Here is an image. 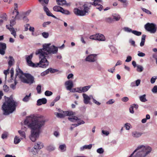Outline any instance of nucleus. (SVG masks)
Listing matches in <instances>:
<instances>
[{"label": "nucleus", "instance_id": "4", "mask_svg": "<svg viewBox=\"0 0 157 157\" xmlns=\"http://www.w3.org/2000/svg\"><path fill=\"white\" fill-rule=\"evenodd\" d=\"M145 29L152 33H155L157 29L156 25L153 23H147L144 25Z\"/></svg>", "mask_w": 157, "mask_h": 157}, {"label": "nucleus", "instance_id": "56", "mask_svg": "<svg viewBox=\"0 0 157 157\" xmlns=\"http://www.w3.org/2000/svg\"><path fill=\"white\" fill-rule=\"evenodd\" d=\"M152 91L153 93H157V86H155L152 90Z\"/></svg>", "mask_w": 157, "mask_h": 157}, {"label": "nucleus", "instance_id": "63", "mask_svg": "<svg viewBox=\"0 0 157 157\" xmlns=\"http://www.w3.org/2000/svg\"><path fill=\"white\" fill-rule=\"evenodd\" d=\"M139 52V53L137 54L138 56L140 57H143L145 56V53L142 52Z\"/></svg>", "mask_w": 157, "mask_h": 157}, {"label": "nucleus", "instance_id": "42", "mask_svg": "<svg viewBox=\"0 0 157 157\" xmlns=\"http://www.w3.org/2000/svg\"><path fill=\"white\" fill-rule=\"evenodd\" d=\"M132 33L137 36H140L142 34V33L141 32H138L136 30H133L132 31Z\"/></svg>", "mask_w": 157, "mask_h": 157}, {"label": "nucleus", "instance_id": "36", "mask_svg": "<svg viewBox=\"0 0 157 157\" xmlns=\"http://www.w3.org/2000/svg\"><path fill=\"white\" fill-rule=\"evenodd\" d=\"M60 12L66 15H69L70 14V12L68 10H65L63 8L61 9Z\"/></svg>", "mask_w": 157, "mask_h": 157}, {"label": "nucleus", "instance_id": "61", "mask_svg": "<svg viewBox=\"0 0 157 157\" xmlns=\"http://www.w3.org/2000/svg\"><path fill=\"white\" fill-rule=\"evenodd\" d=\"M93 99V102L96 104V105H100L101 104L99 102H98L94 98H92Z\"/></svg>", "mask_w": 157, "mask_h": 157}, {"label": "nucleus", "instance_id": "58", "mask_svg": "<svg viewBox=\"0 0 157 157\" xmlns=\"http://www.w3.org/2000/svg\"><path fill=\"white\" fill-rule=\"evenodd\" d=\"M128 100V98L126 97H124L121 99V101L124 102L127 101Z\"/></svg>", "mask_w": 157, "mask_h": 157}, {"label": "nucleus", "instance_id": "53", "mask_svg": "<svg viewBox=\"0 0 157 157\" xmlns=\"http://www.w3.org/2000/svg\"><path fill=\"white\" fill-rule=\"evenodd\" d=\"M49 1H39L40 3L42 4L43 3L44 6H46L45 4H47L48 3Z\"/></svg>", "mask_w": 157, "mask_h": 157}, {"label": "nucleus", "instance_id": "3", "mask_svg": "<svg viewBox=\"0 0 157 157\" xmlns=\"http://www.w3.org/2000/svg\"><path fill=\"white\" fill-rule=\"evenodd\" d=\"M151 147L141 145L137 147L129 157H145L151 152Z\"/></svg>", "mask_w": 157, "mask_h": 157}, {"label": "nucleus", "instance_id": "7", "mask_svg": "<svg viewBox=\"0 0 157 157\" xmlns=\"http://www.w3.org/2000/svg\"><path fill=\"white\" fill-rule=\"evenodd\" d=\"M40 54V58H41V59L39 63V65H40V66L39 67L42 68L46 67L48 65V62L45 58L46 56L45 55L43 56L42 54Z\"/></svg>", "mask_w": 157, "mask_h": 157}, {"label": "nucleus", "instance_id": "17", "mask_svg": "<svg viewBox=\"0 0 157 157\" xmlns=\"http://www.w3.org/2000/svg\"><path fill=\"white\" fill-rule=\"evenodd\" d=\"M6 47V44L4 43H0V54L4 55Z\"/></svg>", "mask_w": 157, "mask_h": 157}, {"label": "nucleus", "instance_id": "64", "mask_svg": "<svg viewBox=\"0 0 157 157\" xmlns=\"http://www.w3.org/2000/svg\"><path fill=\"white\" fill-rule=\"evenodd\" d=\"M10 73L11 74V77L12 78L14 75V70L13 68H11L10 70Z\"/></svg>", "mask_w": 157, "mask_h": 157}, {"label": "nucleus", "instance_id": "18", "mask_svg": "<svg viewBox=\"0 0 157 157\" xmlns=\"http://www.w3.org/2000/svg\"><path fill=\"white\" fill-rule=\"evenodd\" d=\"M65 84L67 90H70L73 86L72 81L71 80H68L65 82Z\"/></svg>", "mask_w": 157, "mask_h": 157}, {"label": "nucleus", "instance_id": "6", "mask_svg": "<svg viewBox=\"0 0 157 157\" xmlns=\"http://www.w3.org/2000/svg\"><path fill=\"white\" fill-rule=\"evenodd\" d=\"M50 44H45L43 46V48L42 49H40L38 51H36V54H40L43 56L44 55H48V51L49 49Z\"/></svg>", "mask_w": 157, "mask_h": 157}, {"label": "nucleus", "instance_id": "39", "mask_svg": "<svg viewBox=\"0 0 157 157\" xmlns=\"http://www.w3.org/2000/svg\"><path fill=\"white\" fill-rule=\"evenodd\" d=\"M21 141L20 139L18 137L16 136L14 139V143L15 144H18Z\"/></svg>", "mask_w": 157, "mask_h": 157}, {"label": "nucleus", "instance_id": "55", "mask_svg": "<svg viewBox=\"0 0 157 157\" xmlns=\"http://www.w3.org/2000/svg\"><path fill=\"white\" fill-rule=\"evenodd\" d=\"M8 134L7 132H5L2 135V138L3 139L6 138L7 137Z\"/></svg>", "mask_w": 157, "mask_h": 157}, {"label": "nucleus", "instance_id": "59", "mask_svg": "<svg viewBox=\"0 0 157 157\" xmlns=\"http://www.w3.org/2000/svg\"><path fill=\"white\" fill-rule=\"evenodd\" d=\"M126 128L127 130H129L130 128L131 125L130 124L127 123L125 124Z\"/></svg>", "mask_w": 157, "mask_h": 157}, {"label": "nucleus", "instance_id": "16", "mask_svg": "<svg viewBox=\"0 0 157 157\" xmlns=\"http://www.w3.org/2000/svg\"><path fill=\"white\" fill-rule=\"evenodd\" d=\"M42 6H44L43 9L44 11L48 16L52 17L55 18H56V17L55 16L53 15L51 13L48 9L46 6H44V5L43 3L42 4Z\"/></svg>", "mask_w": 157, "mask_h": 157}, {"label": "nucleus", "instance_id": "26", "mask_svg": "<svg viewBox=\"0 0 157 157\" xmlns=\"http://www.w3.org/2000/svg\"><path fill=\"white\" fill-rule=\"evenodd\" d=\"M35 147H36L37 149L39 150L42 148L43 147V144L41 142H39L36 144H35L34 146Z\"/></svg>", "mask_w": 157, "mask_h": 157}, {"label": "nucleus", "instance_id": "25", "mask_svg": "<svg viewBox=\"0 0 157 157\" xmlns=\"http://www.w3.org/2000/svg\"><path fill=\"white\" fill-rule=\"evenodd\" d=\"M92 147V145L91 144H90L89 145H85L81 147L80 148V150L82 151L85 149H90Z\"/></svg>", "mask_w": 157, "mask_h": 157}, {"label": "nucleus", "instance_id": "14", "mask_svg": "<svg viewBox=\"0 0 157 157\" xmlns=\"http://www.w3.org/2000/svg\"><path fill=\"white\" fill-rule=\"evenodd\" d=\"M74 12L75 14L77 16H82L85 15V13L83 10H80L78 8H75Z\"/></svg>", "mask_w": 157, "mask_h": 157}, {"label": "nucleus", "instance_id": "41", "mask_svg": "<svg viewBox=\"0 0 157 157\" xmlns=\"http://www.w3.org/2000/svg\"><path fill=\"white\" fill-rule=\"evenodd\" d=\"M6 17L7 16L6 13H3L2 14H0V17L5 20H7V18Z\"/></svg>", "mask_w": 157, "mask_h": 157}, {"label": "nucleus", "instance_id": "12", "mask_svg": "<svg viewBox=\"0 0 157 157\" xmlns=\"http://www.w3.org/2000/svg\"><path fill=\"white\" fill-rule=\"evenodd\" d=\"M58 48L54 45L52 46L49 48L48 51V54H56L58 52Z\"/></svg>", "mask_w": 157, "mask_h": 157}, {"label": "nucleus", "instance_id": "27", "mask_svg": "<svg viewBox=\"0 0 157 157\" xmlns=\"http://www.w3.org/2000/svg\"><path fill=\"white\" fill-rule=\"evenodd\" d=\"M142 134V133L141 132H134L132 133V136L133 137L136 138L140 137Z\"/></svg>", "mask_w": 157, "mask_h": 157}, {"label": "nucleus", "instance_id": "44", "mask_svg": "<svg viewBox=\"0 0 157 157\" xmlns=\"http://www.w3.org/2000/svg\"><path fill=\"white\" fill-rule=\"evenodd\" d=\"M113 19L116 21L119 20L120 18V16L118 15L115 14L113 15Z\"/></svg>", "mask_w": 157, "mask_h": 157}, {"label": "nucleus", "instance_id": "45", "mask_svg": "<svg viewBox=\"0 0 157 157\" xmlns=\"http://www.w3.org/2000/svg\"><path fill=\"white\" fill-rule=\"evenodd\" d=\"M120 2L122 5L124 7H126L128 4L127 1H120Z\"/></svg>", "mask_w": 157, "mask_h": 157}, {"label": "nucleus", "instance_id": "43", "mask_svg": "<svg viewBox=\"0 0 157 157\" xmlns=\"http://www.w3.org/2000/svg\"><path fill=\"white\" fill-rule=\"evenodd\" d=\"M137 71L141 72L143 71V68L142 66L138 65L137 66Z\"/></svg>", "mask_w": 157, "mask_h": 157}, {"label": "nucleus", "instance_id": "54", "mask_svg": "<svg viewBox=\"0 0 157 157\" xmlns=\"http://www.w3.org/2000/svg\"><path fill=\"white\" fill-rule=\"evenodd\" d=\"M17 83V82L16 81H15L14 83V84H12L10 85V87L13 89H14L15 88V86Z\"/></svg>", "mask_w": 157, "mask_h": 157}, {"label": "nucleus", "instance_id": "24", "mask_svg": "<svg viewBox=\"0 0 157 157\" xmlns=\"http://www.w3.org/2000/svg\"><path fill=\"white\" fill-rule=\"evenodd\" d=\"M9 60L8 61V67L10 68L13 65V62L14 61V59L11 56L9 57Z\"/></svg>", "mask_w": 157, "mask_h": 157}, {"label": "nucleus", "instance_id": "2", "mask_svg": "<svg viewBox=\"0 0 157 157\" xmlns=\"http://www.w3.org/2000/svg\"><path fill=\"white\" fill-rule=\"evenodd\" d=\"M16 102L12 98H7L2 105V109L4 115H7L12 113L16 109Z\"/></svg>", "mask_w": 157, "mask_h": 157}, {"label": "nucleus", "instance_id": "32", "mask_svg": "<svg viewBox=\"0 0 157 157\" xmlns=\"http://www.w3.org/2000/svg\"><path fill=\"white\" fill-rule=\"evenodd\" d=\"M13 19H11L10 21V26L12 27L14 25H15L16 23L15 21V18L13 17Z\"/></svg>", "mask_w": 157, "mask_h": 157}, {"label": "nucleus", "instance_id": "34", "mask_svg": "<svg viewBox=\"0 0 157 157\" xmlns=\"http://www.w3.org/2000/svg\"><path fill=\"white\" fill-rule=\"evenodd\" d=\"M90 87V86H85L83 87H82V92H85L88 90Z\"/></svg>", "mask_w": 157, "mask_h": 157}, {"label": "nucleus", "instance_id": "46", "mask_svg": "<svg viewBox=\"0 0 157 157\" xmlns=\"http://www.w3.org/2000/svg\"><path fill=\"white\" fill-rule=\"evenodd\" d=\"M124 30L125 31L127 32L128 33H132V31L133 30H132V29L130 28L127 27H125L124 28Z\"/></svg>", "mask_w": 157, "mask_h": 157}, {"label": "nucleus", "instance_id": "15", "mask_svg": "<svg viewBox=\"0 0 157 157\" xmlns=\"http://www.w3.org/2000/svg\"><path fill=\"white\" fill-rule=\"evenodd\" d=\"M96 56V54L90 55L86 57V60L90 62H94L95 61V58Z\"/></svg>", "mask_w": 157, "mask_h": 157}, {"label": "nucleus", "instance_id": "29", "mask_svg": "<svg viewBox=\"0 0 157 157\" xmlns=\"http://www.w3.org/2000/svg\"><path fill=\"white\" fill-rule=\"evenodd\" d=\"M62 7L59 6H56L53 7V10L56 12H60Z\"/></svg>", "mask_w": 157, "mask_h": 157}, {"label": "nucleus", "instance_id": "9", "mask_svg": "<svg viewBox=\"0 0 157 157\" xmlns=\"http://www.w3.org/2000/svg\"><path fill=\"white\" fill-rule=\"evenodd\" d=\"M90 38L91 39L97 40L99 41H104L105 40L104 36L101 34H96L90 36Z\"/></svg>", "mask_w": 157, "mask_h": 157}, {"label": "nucleus", "instance_id": "1", "mask_svg": "<svg viewBox=\"0 0 157 157\" xmlns=\"http://www.w3.org/2000/svg\"><path fill=\"white\" fill-rule=\"evenodd\" d=\"M45 122V118L43 116L28 117L25 120V124L32 129L30 139L32 141L35 142L38 137L40 129L44 125Z\"/></svg>", "mask_w": 157, "mask_h": 157}, {"label": "nucleus", "instance_id": "31", "mask_svg": "<svg viewBox=\"0 0 157 157\" xmlns=\"http://www.w3.org/2000/svg\"><path fill=\"white\" fill-rule=\"evenodd\" d=\"M146 95L144 94L142 96H140L139 97L140 99V101L143 102H145L147 101V100L146 98Z\"/></svg>", "mask_w": 157, "mask_h": 157}, {"label": "nucleus", "instance_id": "5", "mask_svg": "<svg viewBox=\"0 0 157 157\" xmlns=\"http://www.w3.org/2000/svg\"><path fill=\"white\" fill-rule=\"evenodd\" d=\"M24 75L26 78L23 77L21 79V81L24 83L31 84L34 82V78L33 76L29 74L25 73Z\"/></svg>", "mask_w": 157, "mask_h": 157}, {"label": "nucleus", "instance_id": "35", "mask_svg": "<svg viewBox=\"0 0 157 157\" xmlns=\"http://www.w3.org/2000/svg\"><path fill=\"white\" fill-rule=\"evenodd\" d=\"M59 148L63 152L66 150V147L65 144L61 145L59 146Z\"/></svg>", "mask_w": 157, "mask_h": 157}, {"label": "nucleus", "instance_id": "37", "mask_svg": "<svg viewBox=\"0 0 157 157\" xmlns=\"http://www.w3.org/2000/svg\"><path fill=\"white\" fill-rule=\"evenodd\" d=\"M18 132L20 134V136L22 137V138H21V139H22L23 138H25V132L23 131H21V130H19L18 131Z\"/></svg>", "mask_w": 157, "mask_h": 157}, {"label": "nucleus", "instance_id": "13", "mask_svg": "<svg viewBox=\"0 0 157 157\" xmlns=\"http://www.w3.org/2000/svg\"><path fill=\"white\" fill-rule=\"evenodd\" d=\"M101 1H94L93 3H91L92 5H94L95 7L97 9H98L100 11L102 9L103 6L101 5L100 3Z\"/></svg>", "mask_w": 157, "mask_h": 157}, {"label": "nucleus", "instance_id": "28", "mask_svg": "<svg viewBox=\"0 0 157 157\" xmlns=\"http://www.w3.org/2000/svg\"><path fill=\"white\" fill-rule=\"evenodd\" d=\"M68 119L70 121L73 122H75L78 120H79V119L78 118V117L76 116H73L72 117H68Z\"/></svg>", "mask_w": 157, "mask_h": 157}, {"label": "nucleus", "instance_id": "30", "mask_svg": "<svg viewBox=\"0 0 157 157\" xmlns=\"http://www.w3.org/2000/svg\"><path fill=\"white\" fill-rule=\"evenodd\" d=\"M47 70L48 71H46L47 74L48 73L49 71L52 73H53L57 72L58 71V70L57 69H52L51 68H49Z\"/></svg>", "mask_w": 157, "mask_h": 157}, {"label": "nucleus", "instance_id": "38", "mask_svg": "<svg viewBox=\"0 0 157 157\" xmlns=\"http://www.w3.org/2000/svg\"><path fill=\"white\" fill-rule=\"evenodd\" d=\"M47 149L49 151H52L55 149V147L52 145H50L47 146Z\"/></svg>", "mask_w": 157, "mask_h": 157}, {"label": "nucleus", "instance_id": "48", "mask_svg": "<svg viewBox=\"0 0 157 157\" xmlns=\"http://www.w3.org/2000/svg\"><path fill=\"white\" fill-rule=\"evenodd\" d=\"M42 35L44 38H47L49 36V33H48L44 32L42 33Z\"/></svg>", "mask_w": 157, "mask_h": 157}, {"label": "nucleus", "instance_id": "19", "mask_svg": "<svg viewBox=\"0 0 157 157\" xmlns=\"http://www.w3.org/2000/svg\"><path fill=\"white\" fill-rule=\"evenodd\" d=\"M14 10L13 12V13L14 12H16V14L15 15V17L14 18H15V19H16L17 20H19L20 19V18L18 16L19 14V12L18 10V5L17 3H14Z\"/></svg>", "mask_w": 157, "mask_h": 157}, {"label": "nucleus", "instance_id": "23", "mask_svg": "<svg viewBox=\"0 0 157 157\" xmlns=\"http://www.w3.org/2000/svg\"><path fill=\"white\" fill-rule=\"evenodd\" d=\"M47 102V100L45 98H42L38 99L37 101V105H40L42 104H45Z\"/></svg>", "mask_w": 157, "mask_h": 157}, {"label": "nucleus", "instance_id": "20", "mask_svg": "<svg viewBox=\"0 0 157 157\" xmlns=\"http://www.w3.org/2000/svg\"><path fill=\"white\" fill-rule=\"evenodd\" d=\"M16 76L17 77L18 76V77L21 79L24 75L23 72L19 68L16 69Z\"/></svg>", "mask_w": 157, "mask_h": 157}, {"label": "nucleus", "instance_id": "22", "mask_svg": "<svg viewBox=\"0 0 157 157\" xmlns=\"http://www.w3.org/2000/svg\"><path fill=\"white\" fill-rule=\"evenodd\" d=\"M92 5L91 3H88L85 4L83 6V7L84 8L83 11L85 12V14H86V13H87L88 11L90 9V7Z\"/></svg>", "mask_w": 157, "mask_h": 157}, {"label": "nucleus", "instance_id": "62", "mask_svg": "<svg viewBox=\"0 0 157 157\" xmlns=\"http://www.w3.org/2000/svg\"><path fill=\"white\" fill-rule=\"evenodd\" d=\"M106 22L108 23H111L113 21V20L112 18L108 17L106 19Z\"/></svg>", "mask_w": 157, "mask_h": 157}, {"label": "nucleus", "instance_id": "60", "mask_svg": "<svg viewBox=\"0 0 157 157\" xmlns=\"http://www.w3.org/2000/svg\"><path fill=\"white\" fill-rule=\"evenodd\" d=\"M132 60V57L131 56H128L127 57V59L125 61L126 62H130Z\"/></svg>", "mask_w": 157, "mask_h": 157}, {"label": "nucleus", "instance_id": "33", "mask_svg": "<svg viewBox=\"0 0 157 157\" xmlns=\"http://www.w3.org/2000/svg\"><path fill=\"white\" fill-rule=\"evenodd\" d=\"M31 93H30L28 95H26L23 98L22 100L24 102L28 101L29 99V97L31 96Z\"/></svg>", "mask_w": 157, "mask_h": 157}, {"label": "nucleus", "instance_id": "51", "mask_svg": "<svg viewBox=\"0 0 157 157\" xmlns=\"http://www.w3.org/2000/svg\"><path fill=\"white\" fill-rule=\"evenodd\" d=\"M97 151L98 153L102 154L104 152V150L102 148H100L97 150Z\"/></svg>", "mask_w": 157, "mask_h": 157}, {"label": "nucleus", "instance_id": "52", "mask_svg": "<svg viewBox=\"0 0 157 157\" xmlns=\"http://www.w3.org/2000/svg\"><path fill=\"white\" fill-rule=\"evenodd\" d=\"M142 10L148 14H151V12L149 10L145 8H142Z\"/></svg>", "mask_w": 157, "mask_h": 157}, {"label": "nucleus", "instance_id": "40", "mask_svg": "<svg viewBox=\"0 0 157 157\" xmlns=\"http://www.w3.org/2000/svg\"><path fill=\"white\" fill-rule=\"evenodd\" d=\"M39 150L36 147H34L33 148H32V152L33 155H36V153H37L38 151Z\"/></svg>", "mask_w": 157, "mask_h": 157}, {"label": "nucleus", "instance_id": "21", "mask_svg": "<svg viewBox=\"0 0 157 157\" xmlns=\"http://www.w3.org/2000/svg\"><path fill=\"white\" fill-rule=\"evenodd\" d=\"M57 3L59 6H69L71 5L70 3H67L66 1H56Z\"/></svg>", "mask_w": 157, "mask_h": 157}, {"label": "nucleus", "instance_id": "10", "mask_svg": "<svg viewBox=\"0 0 157 157\" xmlns=\"http://www.w3.org/2000/svg\"><path fill=\"white\" fill-rule=\"evenodd\" d=\"M73 114V112L71 111H63V113H57V116L60 118H64L66 116H70Z\"/></svg>", "mask_w": 157, "mask_h": 157}, {"label": "nucleus", "instance_id": "49", "mask_svg": "<svg viewBox=\"0 0 157 157\" xmlns=\"http://www.w3.org/2000/svg\"><path fill=\"white\" fill-rule=\"evenodd\" d=\"M52 94V92L49 90H47L45 92V95L46 96H49L51 95Z\"/></svg>", "mask_w": 157, "mask_h": 157}, {"label": "nucleus", "instance_id": "57", "mask_svg": "<svg viewBox=\"0 0 157 157\" xmlns=\"http://www.w3.org/2000/svg\"><path fill=\"white\" fill-rule=\"evenodd\" d=\"M9 87L6 85L3 86V89L5 92H8L9 90Z\"/></svg>", "mask_w": 157, "mask_h": 157}, {"label": "nucleus", "instance_id": "11", "mask_svg": "<svg viewBox=\"0 0 157 157\" xmlns=\"http://www.w3.org/2000/svg\"><path fill=\"white\" fill-rule=\"evenodd\" d=\"M82 95L84 98V102L86 104L89 103L90 100L93 98V97L92 95H90L89 96L85 94H83Z\"/></svg>", "mask_w": 157, "mask_h": 157}, {"label": "nucleus", "instance_id": "50", "mask_svg": "<svg viewBox=\"0 0 157 157\" xmlns=\"http://www.w3.org/2000/svg\"><path fill=\"white\" fill-rule=\"evenodd\" d=\"M77 123H78L77 124H72V125L74 126L75 127H76L80 124H84L85 122L83 121H81V122L80 123H79V121H78Z\"/></svg>", "mask_w": 157, "mask_h": 157}, {"label": "nucleus", "instance_id": "8", "mask_svg": "<svg viewBox=\"0 0 157 157\" xmlns=\"http://www.w3.org/2000/svg\"><path fill=\"white\" fill-rule=\"evenodd\" d=\"M33 53L31 54L30 55L27 56L26 57V61L29 66L33 67H37L39 66V63H33L31 60L33 57Z\"/></svg>", "mask_w": 157, "mask_h": 157}, {"label": "nucleus", "instance_id": "47", "mask_svg": "<svg viewBox=\"0 0 157 157\" xmlns=\"http://www.w3.org/2000/svg\"><path fill=\"white\" fill-rule=\"evenodd\" d=\"M37 92L38 94H40L41 93V86L40 85H38L36 88Z\"/></svg>", "mask_w": 157, "mask_h": 157}]
</instances>
